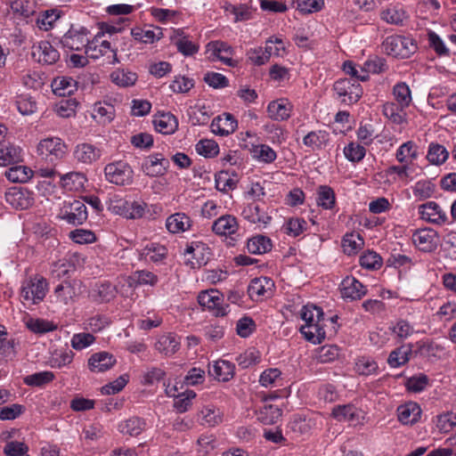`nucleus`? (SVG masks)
<instances>
[{"label":"nucleus","mask_w":456,"mask_h":456,"mask_svg":"<svg viewBox=\"0 0 456 456\" xmlns=\"http://www.w3.org/2000/svg\"><path fill=\"white\" fill-rule=\"evenodd\" d=\"M421 409L413 402L406 403L397 408L398 420L403 425H413L420 418Z\"/></svg>","instance_id":"28"},{"label":"nucleus","mask_w":456,"mask_h":456,"mask_svg":"<svg viewBox=\"0 0 456 456\" xmlns=\"http://www.w3.org/2000/svg\"><path fill=\"white\" fill-rule=\"evenodd\" d=\"M412 352L410 345H403L393 350L387 359V362L392 368H398L409 361V356Z\"/></svg>","instance_id":"46"},{"label":"nucleus","mask_w":456,"mask_h":456,"mask_svg":"<svg viewBox=\"0 0 456 456\" xmlns=\"http://www.w3.org/2000/svg\"><path fill=\"white\" fill-rule=\"evenodd\" d=\"M61 218L73 225L82 224L87 219L86 205L80 200L65 204L61 210Z\"/></svg>","instance_id":"13"},{"label":"nucleus","mask_w":456,"mask_h":456,"mask_svg":"<svg viewBox=\"0 0 456 456\" xmlns=\"http://www.w3.org/2000/svg\"><path fill=\"white\" fill-rule=\"evenodd\" d=\"M405 108L395 102H386L383 105V114L395 124L401 125L405 122Z\"/></svg>","instance_id":"48"},{"label":"nucleus","mask_w":456,"mask_h":456,"mask_svg":"<svg viewBox=\"0 0 456 456\" xmlns=\"http://www.w3.org/2000/svg\"><path fill=\"white\" fill-rule=\"evenodd\" d=\"M241 216L249 223L259 225H266L271 221V216L256 201L246 204L242 208Z\"/></svg>","instance_id":"20"},{"label":"nucleus","mask_w":456,"mask_h":456,"mask_svg":"<svg viewBox=\"0 0 456 456\" xmlns=\"http://www.w3.org/2000/svg\"><path fill=\"white\" fill-rule=\"evenodd\" d=\"M380 18L387 23L393 25H401L403 24L406 16L405 12L403 9H398L396 7H389L381 12Z\"/></svg>","instance_id":"64"},{"label":"nucleus","mask_w":456,"mask_h":456,"mask_svg":"<svg viewBox=\"0 0 456 456\" xmlns=\"http://www.w3.org/2000/svg\"><path fill=\"white\" fill-rule=\"evenodd\" d=\"M20 147L8 143L0 146V167H7L21 159Z\"/></svg>","instance_id":"43"},{"label":"nucleus","mask_w":456,"mask_h":456,"mask_svg":"<svg viewBox=\"0 0 456 456\" xmlns=\"http://www.w3.org/2000/svg\"><path fill=\"white\" fill-rule=\"evenodd\" d=\"M198 302L216 317L225 316L229 312V305L224 304L222 294L216 289L201 291L198 296Z\"/></svg>","instance_id":"9"},{"label":"nucleus","mask_w":456,"mask_h":456,"mask_svg":"<svg viewBox=\"0 0 456 456\" xmlns=\"http://www.w3.org/2000/svg\"><path fill=\"white\" fill-rule=\"evenodd\" d=\"M195 150L205 158H214L219 152V146L214 140L203 139L198 142Z\"/></svg>","instance_id":"60"},{"label":"nucleus","mask_w":456,"mask_h":456,"mask_svg":"<svg viewBox=\"0 0 456 456\" xmlns=\"http://www.w3.org/2000/svg\"><path fill=\"white\" fill-rule=\"evenodd\" d=\"M239 230L237 218L232 215H224L212 224V231L220 236H231Z\"/></svg>","instance_id":"27"},{"label":"nucleus","mask_w":456,"mask_h":456,"mask_svg":"<svg viewBox=\"0 0 456 456\" xmlns=\"http://www.w3.org/2000/svg\"><path fill=\"white\" fill-rule=\"evenodd\" d=\"M360 411L353 404L338 405L332 410V416L339 421H353Z\"/></svg>","instance_id":"52"},{"label":"nucleus","mask_w":456,"mask_h":456,"mask_svg":"<svg viewBox=\"0 0 456 456\" xmlns=\"http://www.w3.org/2000/svg\"><path fill=\"white\" fill-rule=\"evenodd\" d=\"M354 370L359 375L370 376L378 373L379 366L373 358L363 355L356 359Z\"/></svg>","instance_id":"47"},{"label":"nucleus","mask_w":456,"mask_h":456,"mask_svg":"<svg viewBox=\"0 0 456 456\" xmlns=\"http://www.w3.org/2000/svg\"><path fill=\"white\" fill-rule=\"evenodd\" d=\"M166 226L172 233L183 232L191 228V220L184 213H175L167 217Z\"/></svg>","instance_id":"34"},{"label":"nucleus","mask_w":456,"mask_h":456,"mask_svg":"<svg viewBox=\"0 0 456 456\" xmlns=\"http://www.w3.org/2000/svg\"><path fill=\"white\" fill-rule=\"evenodd\" d=\"M449 152L444 146L438 143H430L427 155L428 160L435 165H441L446 161Z\"/></svg>","instance_id":"57"},{"label":"nucleus","mask_w":456,"mask_h":456,"mask_svg":"<svg viewBox=\"0 0 456 456\" xmlns=\"http://www.w3.org/2000/svg\"><path fill=\"white\" fill-rule=\"evenodd\" d=\"M86 54L93 60L103 58V63L113 65L118 62L117 49L111 43L103 38L102 33H97L86 48Z\"/></svg>","instance_id":"2"},{"label":"nucleus","mask_w":456,"mask_h":456,"mask_svg":"<svg viewBox=\"0 0 456 456\" xmlns=\"http://www.w3.org/2000/svg\"><path fill=\"white\" fill-rule=\"evenodd\" d=\"M180 338L174 333L161 335L155 343V348L166 355L174 354L180 347Z\"/></svg>","instance_id":"32"},{"label":"nucleus","mask_w":456,"mask_h":456,"mask_svg":"<svg viewBox=\"0 0 456 456\" xmlns=\"http://www.w3.org/2000/svg\"><path fill=\"white\" fill-rule=\"evenodd\" d=\"M131 36L140 43L153 44L163 37V33L159 27H136L131 29Z\"/></svg>","instance_id":"30"},{"label":"nucleus","mask_w":456,"mask_h":456,"mask_svg":"<svg viewBox=\"0 0 456 456\" xmlns=\"http://www.w3.org/2000/svg\"><path fill=\"white\" fill-rule=\"evenodd\" d=\"M90 42V30L79 24H72L61 39V45L72 51H86Z\"/></svg>","instance_id":"6"},{"label":"nucleus","mask_w":456,"mask_h":456,"mask_svg":"<svg viewBox=\"0 0 456 456\" xmlns=\"http://www.w3.org/2000/svg\"><path fill=\"white\" fill-rule=\"evenodd\" d=\"M330 134L325 130L309 132L303 138L305 146L314 151L325 149L330 143Z\"/></svg>","instance_id":"31"},{"label":"nucleus","mask_w":456,"mask_h":456,"mask_svg":"<svg viewBox=\"0 0 456 456\" xmlns=\"http://www.w3.org/2000/svg\"><path fill=\"white\" fill-rule=\"evenodd\" d=\"M419 157L418 146L412 141L401 144L395 151V159L401 164H410Z\"/></svg>","instance_id":"38"},{"label":"nucleus","mask_w":456,"mask_h":456,"mask_svg":"<svg viewBox=\"0 0 456 456\" xmlns=\"http://www.w3.org/2000/svg\"><path fill=\"white\" fill-rule=\"evenodd\" d=\"M5 200L13 208L27 209L33 204L31 193L27 189L13 188L5 193Z\"/></svg>","instance_id":"23"},{"label":"nucleus","mask_w":456,"mask_h":456,"mask_svg":"<svg viewBox=\"0 0 456 456\" xmlns=\"http://www.w3.org/2000/svg\"><path fill=\"white\" fill-rule=\"evenodd\" d=\"M115 363L116 358L108 352L94 353L88 359V367L93 372H104L111 369Z\"/></svg>","instance_id":"25"},{"label":"nucleus","mask_w":456,"mask_h":456,"mask_svg":"<svg viewBox=\"0 0 456 456\" xmlns=\"http://www.w3.org/2000/svg\"><path fill=\"white\" fill-rule=\"evenodd\" d=\"M61 186L69 191H77L84 186L86 177L78 172L61 175Z\"/></svg>","instance_id":"54"},{"label":"nucleus","mask_w":456,"mask_h":456,"mask_svg":"<svg viewBox=\"0 0 456 456\" xmlns=\"http://www.w3.org/2000/svg\"><path fill=\"white\" fill-rule=\"evenodd\" d=\"M299 314L305 322L300 327L304 338L313 344H321L326 338L322 309L314 305H306L301 308Z\"/></svg>","instance_id":"1"},{"label":"nucleus","mask_w":456,"mask_h":456,"mask_svg":"<svg viewBox=\"0 0 456 456\" xmlns=\"http://www.w3.org/2000/svg\"><path fill=\"white\" fill-rule=\"evenodd\" d=\"M176 387L167 388L166 393L170 397H175L174 408L179 413L187 411L192 405V400L196 397L193 390L186 389L184 392L175 395Z\"/></svg>","instance_id":"24"},{"label":"nucleus","mask_w":456,"mask_h":456,"mask_svg":"<svg viewBox=\"0 0 456 456\" xmlns=\"http://www.w3.org/2000/svg\"><path fill=\"white\" fill-rule=\"evenodd\" d=\"M74 355V353L70 349L55 352L50 358V365L52 368L58 369L68 366L72 362Z\"/></svg>","instance_id":"61"},{"label":"nucleus","mask_w":456,"mask_h":456,"mask_svg":"<svg viewBox=\"0 0 456 456\" xmlns=\"http://www.w3.org/2000/svg\"><path fill=\"white\" fill-rule=\"evenodd\" d=\"M173 42L179 53L185 56H191L199 51V45L183 35V30H175Z\"/></svg>","instance_id":"36"},{"label":"nucleus","mask_w":456,"mask_h":456,"mask_svg":"<svg viewBox=\"0 0 456 456\" xmlns=\"http://www.w3.org/2000/svg\"><path fill=\"white\" fill-rule=\"evenodd\" d=\"M153 125L155 129L163 134H172L178 128V120L170 112H158L154 116Z\"/></svg>","instance_id":"26"},{"label":"nucleus","mask_w":456,"mask_h":456,"mask_svg":"<svg viewBox=\"0 0 456 456\" xmlns=\"http://www.w3.org/2000/svg\"><path fill=\"white\" fill-rule=\"evenodd\" d=\"M416 248L423 252H432L439 244V235L432 228H424L415 231L411 237Z\"/></svg>","instance_id":"10"},{"label":"nucleus","mask_w":456,"mask_h":456,"mask_svg":"<svg viewBox=\"0 0 456 456\" xmlns=\"http://www.w3.org/2000/svg\"><path fill=\"white\" fill-rule=\"evenodd\" d=\"M238 126L235 118L230 113H224L215 118L210 125L214 134L225 136L232 134Z\"/></svg>","instance_id":"22"},{"label":"nucleus","mask_w":456,"mask_h":456,"mask_svg":"<svg viewBox=\"0 0 456 456\" xmlns=\"http://www.w3.org/2000/svg\"><path fill=\"white\" fill-rule=\"evenodd\" d=\"M208 374L218 381L228 382L235 375V365L230 361L219 359L208 366Z\"/></svg>","instance_id":"19"},{"label":"nucleus","mask_w":456,"mask_h":456,"mask_svg":"<svg viewBox=\"0 0 456 456\" xmlns=\"http://www.w3.org/2000/svg\"><path fill=\"white\" fill-rule=\"evenodd\" d=\"M291 103L284 99L273 101L267 106L268 116L273 120H287L291 116Z\"/></svg>","instance_id":"29"},{"label":"nucleus","mask_w":456,"mask_h":456,"mask_svg":"<svg viewBox=\"0 0 456 456\" xmlns=\"http://www.w3.org/2000/svg\"><path fill=\"white\" fill-rule=\"evenodd\" d=\"M110 79L118 86L127 87L134 85L137 80V75L128 70L117 69L110 74Z\"/></svg>","instance_id":"55"},{"label":"nucleus","mask_w":456,"mask_h":456,"mask_svg":"<svg viewBox=\"0 0 456 456\" xmlns=\"http://www.w3.org/2000/svg\"><path fill=\"white\" fill-rule=\"evenodd\" d=\"M127 281L130 287H137L142 285L155 286L159 281V278L154 273L151 271L139 270L134 272L128 277Z\"/></svg>","instance_id":"40"},{"label":"nucleus","mask_w":456,"mask_h":456,"mask_svg":"<svg viewBox=\"0 0 456 456\" xmlns=\"http://www.w3.org/2000/svg\"><path fill=\"white\" fill-rule=\"evenodd\" d=\"M259 383L265 387L282 386L281 371L278 368L266 369L261 373Z\"/></svg>","instance_id":"49"},{"label":"nucleus","mask_w":456,"mask_h":456,"mask_svg":"<svg viewBox=\"0 0 456 456\" xmlns=\"http://www.w3.org/2000/svg\"><path fill=\"white\" fill-rule=\"evenodd\" d=\"M102 155V149L90 142L77 144L73 151L76 161L83 165H93L96 163L101 159Z\"/></svg>","instance_id":"11"},{"label":"nucleus","mask_w":456,"mask_h":456,"mask_svg":"<svg viewBox=\"0 0 456 456\" xmlns=\"http://www.w3.org/2000/svg\"><path fill=\"white\" fill-rule=\"evenodd\" d=\"M273 287L274 282L271 278L263 276L255 278L248 287V294L252 300L259 301L265 297H270Z\"/></svg>","instance_id":"17"},{"label":"nucleus","mask_w":456,"mask_h":456,"mask_svg":"<svg viewBox=\"0 0 456 456\" xmlns=\"http://www.w3.org/2000/svg\"><path fill=\"white\" fill-rule=\"evenodd\" d=\"M53 295L56 302L68 305L74 301L76 289L70 282L63 281L54 289Z\"/></svg>","instance_id":"42"},{"label":"nucleus","mask_w":456,"mask_h":456,"mask_svg":"<svg viewBox=\"0 0 456 456\" xmlns=\"http://www.w3.org/2000/svg\"><path fill=\"white\" fill-rule=\"evenodd\" d=\"M37 151L42 159L54 163L64 158L67 146L59 137H46L38 142Z\"/></svg>","instance_id":"8"},{"label":"nucleus","mask_w":456,"mask_h":456,"mask_svg":"<svg viewBox=\"0 0 456 456\" xmlns=\"http://www.w3.org/2000/svg\"><path fill=\"white\" fill-rule=\"evenodd\" d=\"M384 52L396 58H409L417 50L415 41L407 37L393 35L387 37L382 43Z\"/></svg>","instance_id":"3"},{"label":"nucleus","mask_w":456,"mask_h":456,"mask_svg":"<svg viewBox=\"0 0 456 456\" xmlns=\"http://www.w3.org/2000/svg\"><path fill=\"white\" fill-rule=\"evenodd\" d=\"M127 204L128 200L122 198L120 195H110L107 201V208L115 215L125 217L127 216Z\"/></svg>","instance_id":"59"},{"label":"nucleus","mask_w":456,"mask_h":456,"mask_svg":"<svg viewBox=\"0 0 456 456\" xmlns=\"http://www.w3.org/2000/svg\"><path fill=\"white\" fill-rule=\"evenodd\" d=\"M117 289L109 281L96 282L88 291V297L96 304L108 303L116 297Z\"/></svg>","instance_id":"18"},{"label":"nucleus","mask_w":456,"mask_h":456,"mask_svg":"<svg viewBox=\"0 0 456 456\" xmlns=\"http://www.w3.org/2000/svg\"><path fill=\"white\" fill-rule=\"evenodd\" d=\"M363 244L364 240L359 233L346 234L342 240L344 252L348 256L356 254Z\"/></svg>","instance_id":"53"},{"label":"nucleus","mask_w":456,"mask_h":456,"mask_svg":"<svg viewBox=\"0 0 456 456\" xmlns=\"http://www.w3.org/2000/svg\"><path fill=\"white\" fill-rule=\"evenodd\" d=\"M257 419L265 425H272L277 422L281 416V410L273 404L265 403L256 413Z\"/></svg>","instance_id":"44"},{"label":"nucleus","mask_w":456,"mask_h":456,"mask_svg":"<svg viewBox=\"0 0 456 456\" xmlns=\"http://www.w3.org/2000/svg\"><path fill=\"white\" fill-rule=\"evenodd\" d=\"M344 155L351 162H360L366 155L364 145L350 142L344 148Z\"/></svg>","instance_id":"62"},{"label":"nucleus","mask_w":456,"mask_h":456,"mask_svg":"<svg viewBox=\"0 0 456 456\" xmlns=\"http://www.w3.org/2000/svg\"><path fill=\"white\" fill-rule=\"evenodd\" d=\"M271 240L264 235H257L248 240L247 248L250 254L261 255L272 249Z\"/></svg>","instance_id":"45"},{"label":"nucleus","mask_w":456,"mask_h":456,"mask_svg":"<svg viewBox=\"0 0 456 456\" xmlns=\"http://www.w3.org/2000/svg\"><path fill=\"white\" fill-rule=\"evenodd\" d=\"M32 56L39 63L52 65L60 59L58 50L48 41H41L32 47Z\"/></svg>","instance_id":"16"},{"label":"nucleus","mask_w":456,"mask_h":456,"mask_svg":"<svg viewBox=\"0 0 456 456\" xmlns=\"http://www.w3.org/2000/svg\"><path fill=\"white\" fill-rule=\"evenodd\" d=\"M55 378L53 372L44 370L28 375L23 379L24 384L29 387H42L52 382Z\"/></svg>","instance_id":"56"},{"label":"nucleus","mask_w":456,"mask_h":456,"mask_svg":"<svg viewBox=\"0 0 456 456\" xmlns=\"http://www.w3.org/2000/svg\"><path fill=\"white\" fill-rule=\"evenodd\" d=\"M435 191V185L428 180L418 181L412 187V192L415 198L423 200L430 198Z\"/></svg>","instance_id":"63"},{"label":"nucleus","mask_w":456,"mask_h":456,"mask_svg":"<svg viewBox=\"0 0 456 456\" xmlns=\"http://www.w3.org/2000/svg\"><path fill=\"white\" fill-rule=\"evenodd\" d=\"M207 52L209 53V58L217 59L227 66H234L232 60V49L226 43L222 41H213L208 44Z\"/></svg>","instance_id":"21"},{"label":"nucleus","mask_w":456,"mask_h":456,"mask_svg":"<svg viewBox=\"0 0 456 456\" xmlns=\"http://www.w3.org/2000/svg\"><path fill=\"white\" fill-rule=\"evenodd\" d=\"M333 90L337 98L343 103L350 105L357 102L362 95V88L354 78H341L334 83Z\"/></svg>","instance_id":"7"},{"label":"nucleus","mask_w":456,"mask_h":456,"mask_svg":"<svg viewBox=\"0 0 456 456\" xmlns=\"http://www.w3.org/2000/svg\"><path fill=\"white\" fill-rule=\"evenodd\" d=\"M251 153L254 159L265 164H271L277 158L275 151L267 144L254 145Z\"/></svg>","instance_id":"50"},{"label":"nucleus","mask_w":456,"mask_h":456,"mask_svg":"<svg viewBox=\"0 0 456 456\" xmlns=\"http://www.w3.org/2000/svg\"><path fill=\"white\" fill-rule=\"evenodd\" d=\"M52 88L58 96H69L77 90V82L69 77H58L53 80Z\"/></svg>","instance_id":"39"},{"label":"nucleus","mask_w":456,"mask_h":456,"mask_svg":"<svg viewBox=\"0 0 456 456\" xmlns=\"http://www.w3.org/2000/svg\"><path fill=\"white\" fill-rule=\"evenodd\" d=\"M4 175L12 183H26L32 177L33 172L25 166H15L7 169Z\"/></svg>","instance_id":"51"},{"label":"nucleus","mask_w":456,"mask_h":456,"mask_svg":"<svg viewBox=\"0 0 456 456\" xmlns=\"http://www.w3.org/2000/svg\"><path fill=\"white\" fill-rule=\"evenodd\" d=\"M146 423L138 417H132L118 424V430L124 435L136 436L145 429Z\"/></svg>","instance_id":"41"},{"label":"nucleus","mask_w":456,"mask_h":456,"mask_svg":"<svg viewBox=\"0 0 456 456\" xmlns=\"http://www.w3.org/2000/svg\"><path fill=\"white\" fill-rule=\"evenodd\" d=\"M167 255V249L164 245L157 242H149L141 250L140 256L146 261H151L158 263L166 258Z\"/></svg>","instance_id":"35"},{"label":"nucleus","mask_w":456,"mask_h":456,"mask_svg":"<svg viewBox=\"0 0 456 456\" xmlns=\"http://www.w3.org/2000/svg\"><path fill=\"white\" fill-rule=\"evenodd\" d=\"M316 204L318 207L332 210L336 207V194L328 185H320L316 190Z\"/></svg>","instance_id":"37"},{"label":"nucleus","mask_w":456,"mask_h":456,"mask_svg":"<svg viewBox=\"0 0 456 456\" xmlns=\"http://www.w3.org/2000/svg\"><path fill=\"white\" fill-rule=\"evenodd\" d=\"M393 94L396 101L395 103L400 104L403 108H407L411 102V94L410 87L404 82L397 83L393 88Z\"/></svg>","instance_id":"58"},{"label":"nucleus","mask_w":456,"mask_h":456,"mask_svg":"<svg viewBox=\"0 0 456 456\" xmlns=\"http://www.w3.org/2000/svg\"><path fill=\"white\" fill-rule=\"evenodd\" d=\"M342 298L348 301L360 300L367 294L366 287L353 276H346L339 286Z\"/></svg>","instance_id":"14"},{"label":"nucleus","mask_w":456,"mask_h":456,"mask_svg":"<svg viewBox=\"0 0 456 456\" xmlns=\"http://www.w3.org/2000/svg\"><path fill=\"white\" fill-rule=\"evenodd\" d=\"M105 179L118 186L130 185L133 183L134 170L123 160L109 163L104 167Z\"/></svg>","instance_id":"5"},{"label":"nucleus","mask_w":456,"mask_h":456,"mask_svg":"<svg viewBox=\"0 0 456 456\" xmlns=\"http://www.w3.org/2000/svg\"><path fill=\"white\" fill-rule=\"evenodd\" d=\"M48 289L45 278L36 275L26 281L21 287L20 297L23 304L37 305L44 300Z\"/></svg>","instance_id":"4"},{"label":"nucleus","mask_w":456,"mask_h":456,"mask_svg":"<svg viewBox=\"0 0 456 456\" xmlns=\"http://www.w3.org/2000/svg\"><path fill=\"white\" fill-rule=\"evenodd\" d=\"M198 419L202 425L215 427L223 421V412L215 405H207L199 412Z\"/></svg>","instance_id":"33"},{"label":"nucleus","mask_w":456,"mask_h":456,"mask_svg":"<svg viewBox=\"0 0 456 456\" xmlns=\"http://www.w3.org/2000/svg\"><path fill=\"white\" fill-rule=\"evenodd\" d=\"M420 218L428 223L443 225L447 222V215L436 201H428L419 207Z\"/></svg>","instance_id":"15"},{"label":"nucleus","mask_w":456,"mask_h":456,"mask_svg":"<svg viewBox=\"0 0 456 456\" xmlns=\"http://www.w3.org/2000/svg\"><path fill=\"white\" fill-rule=\"evenodd\" d=\"M169 167V161L161 153L149 155L142 164L143 173L151 177L164 175Z\"/></svg>","instance_id":"12"}]
</instances>
